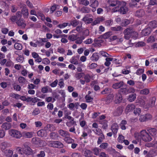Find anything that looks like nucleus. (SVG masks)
<instances>
[{"instance_id": "18", "label": "nucleus", "mask_w": 157, "mask_h": 157, "mask_svg": "<svg viewBox=\"0 0 157 157\" xmlns=\"http://www.w3.org/2000/svg\"><path fill=\"white\" fill-rule=\"evenodd\" d=\"M123 6H121L120 8L119 12L122 14H124L128 11V8L126 6V4L125 5L123 4Z\"/></svg>"}, {"instance_id": "10", "label": "nucleus", "mask_w": 157, "mask_h": 157, "mask_svg": "<svg viewBox=\"0 0 157 157\" xmlns=\"http://www.w3.org/2000/svg\"><path fill=\"white\" fill-rule=\"evenodd\" d=\"M118 128V126L116 123L113 124L111 127V129L113 134L114 135L116 134L117 133Z\"/></svg>"}, {"instance_id": "47", "label": "nucleus", "mask_w": 157, "mask_h": 157, "mask_svg": "<svg viewBox=\"0 0 157 157\" xmlns=\"http://www.w3.org/2000/svg\"><path fill=\"white\" fill-rule=\"evenodd\" d=\"M92 151L94 152V154L97 156L99 155H100V148L95 147L92 149Z\"/></svg>"}, {"instance_id": "31", "label": "nucleus", "mask_w": 157, "mask_h": 157, "mask_svg": "<svg viewBox=\"0 0 157 157\" xmlns=\"http://www.w3.org/2000/svg\"><path fill=\"white\" fill-rule=\"evenodd\" d=\"M82 32V36H80V37H83L84 38V40L86 37L89 35V31L87 29H86L84 30L83 29V30Z\"/></svg>"}, {"instance_id": "60", "label": "nucleus", "mask_w": 157, "mask_h": 157, "mask_svg": "<svg viewBox=\"0 0 157 157\" xmlns=\"http://www.w3.org/2000/svg\"><path fill=\"white\" fill-rule=\"evenodd\" d=\"M113 20L112 19L108 20L105 22V24L107 26H110L113 24Z\"/></svg>"}, {"instance_id": "8", "label": "nucleus", "mask_w": 157, "mask_h": 157, "mask_svg": "<svg viewBox=\"0 0 157 157\" xmlns=\"http://www.w3.org/2000/svg\"><path fill=\"white\" fill-rule=\"evenodd\" d=\"M147 131L151 136H157V130L155 128H147Z\"/></svg>"}, {"instance_id": "5", "label": "nucleus", "mask_w": 157, "mask_h": 157, "mask_svg": "<svg viewBox=\"0 0 157 157\" xmlns=\"http://www.w3.org/2000/svg\"><path fill=\"white\" fill-rule=\"evenodd\" d=\"M113 97L114 96L113 94H109L105 98H103L102 101H104L105 104L108 105L112 101Z\"/></svg>"}, {"instance_id": "48", "label": "nucleus", "mask_w": 157, "mask_h": 157, "mask_svg": "<svg viewBox=\"0 0 157 157\" xmlns=\"http://www.w3.org/2000/svg\"><path fill=\"white\" fill-rule=\"evenodd\" d=\"M14 48L18 50H21L22 48V45L21 44L19 43H15L14 44Z\"/></svg>"}, {"instance_id": "4", "label": "nucleus", "mask_w": 157, "mask_h": 157, "mask_svg": "<svg viewBox=\"0 0 157 157\" xmlns=\"http://www.w3.org/2000/svg\"><path fill=\"white\" fill-rule=\"evenodd\" d=\"M92 17L91 14H86L82 18V20L86 24L91 23L93 20L92 18H89Z\"/></svg>"}, {"instance_id": "21", "label": "nucleus", "mask_w": 157, "mask_h": 157, "mask_svg": "<svg viewBox=\"0 0 157 157\" xmlns=\"http://www.w3.org/2000/svg\"><path fill=\"white\" fill-rule=\"evenodd\" d=\"M124 83L123 81H121L118 82H117L113 84L112 86L113 88L115 89H118L121 88V87L124 86Z\"/></svg>"}, {"instance_id": "29", "label": "nucleus", "mask_w": 157, "mask_h": 157, "mask_svg": "<svg viewBox=\"0 0 157 157\" xmlns=\"http://www.w3.org/2000/svg\"><path fill=\"white\" fill-rule=\"evenodd\" d=\"M118 92L122 94L126 95L128 94V88H122L119 90Z\"/></svg>"}, {"instance_id": "54", "label": "nucleus", "mask_w": 157, "mask_h": 157, "mask_svg": "<svg viewBox=\"0 0 157 157\" xmlns=\"http://www.w3.org/2000/svg\"><path fill=\"white\" fill-rule=\"evenodd\" d=\"M124 136H123L122 135H119L118 138V140L120 143H124Z\"/></svg>"}, {"instance_id": "57", "label": "nucleus", "mask_w": 157, "mask_h": 157, "mask_svg": "<svg viewBox=\"0 0 157 157\" xmlns=\"http://www.w3.org/2000/svg\"><path fill=\"white\" fill-rule=\"evenodd\" d=\"M45 155L44 151H41L36 155V157H44Z\"/></svg>"}, {"instance_id": "15", "label": "nucleus", "mask_w": 157, "mask_h": 157, "mask_svg": "<svg viewBox=\"0 0 157 157\" xmlns=\"http://www.w3.org/2000/svg\"><path fill=\"white\" fill-rule=\"evenodd\" d=\"M135 108V106L134 104H128L126 108L125 111L127 113H128L133 111Z\"/></svg>"}, {"instance_id": "20", "label": "nucleus", "mask_w": 157, "mask_h": 157, "mask_svg": "<svg viewBox=\"0 0 157 157\" xmlns=\"http://www.w3.org/2000/svg\"><path fill=\"white\" fill-rule=\"evenodd\" d=\"M37 134L38 136L40 137H46L47 135V131L43 129L38 131Z\"/></svg>"}, {"instance_id": "23", "label": "nucleus", "mask_w": 157, "mask_h": 157, "mask_svg": "<svg viewBox=\"0 0 157 157\" xmlns=\"http://www.w3.org/2000/svg\"><path fill=\"white\" fill-rule=\"evenodd\" d=\"M148 27L151 29L155 28L157 27V21L153 20L150 21L148 25Z\"/></svg>"}, {"instance_id": "37", "label": "nucleus", "mask_w": 157, "mask_h": 157, "mask_svg": "<svg viewBox=\"0 0 157 157\" xmlns=\"http://www.w3.org/2000/svg\"><path fill=\"white\" fill-rule=\"evenodd\" d=\"M8 143L6 141L3 142L1 144V149L3 151L5 150L8 147Z\"/></svg>"}, {"instance_id": "25", "label": "nucleus", "mask_w": 157, "mask_h": 157, "mask_svg": "<svg viewBox=\"0 0 157 157\" xmlns=\"http://www.w3.org/2000/svg\"><path fill=\"white\" fill-rule=\"evenodd\" d=\"M64 140L67 144H71L74 143L75 140L70 137V134L68 135L65 138H64Z\"/></svg>"}, {"instance_id": "34", "label": "nucleus", "mask_w": 157, "mask_h": 157, "mask_svg": "<svg viewBox=\"0 0 157 157\" xmlns=\"http://www.w3.org/2000/svg\"><path fill=\"white\" fill-rule=\"evenodd\" d=\"M18 81L20 83L22 84L23 85L26 84L28 82L26 81L25 78L22 76H20L19 77Z\"/></svg>"}, {"instance_id": "14", "label": "nucleus", "mask_w": 157, "mask_h": 157, "mask_svg": "<svg viewBox=\"0 0 157 157\" xmlns=\"http://www.w3.org/2000/svg\"><path fill=\"white\" fill-rule=\"evenodd\" d=\"M3 151L4 155L6 157H12L13 155V151L10 149H6Z\"/></svg>"}, {"instance_id": "46", "label": "nucleus", "mask_w": 157, "mask_h": 157, "mask_svg": "<svg viewBox=\"0 0 157 157\" xmlns=\"http://www.w3.org/2000/svg\"><path fill=\"white\" fill-rule=\"evenodd\" d=\"M58 85L61 89L64 87L65 86V84L64 82L63 79V78H61L59 80V82Z\"/></svg>"}, {"instance_id": "56", "label": "nucleus", "mask_w": 157, "mask_h": 157, "mask_svg": "<svg viewBox=\"0 0 157 157\" xmlns=\"http://www.w3.org/2000/svg\"><path fill=\"white\" fill-rule=\"evenodd\" d=\"M85 99L86 102H90L92 101L93 98H91L90 95H86L85 97Z\"/></svg>"}, {"instance_id": "42", "label": "nucleus", "mask_w": 157, "mask_h": 157, "mask_svg": "<svg viewBox=\"0 0 157 157\" xmlns=\"http://www.w3.org/2000/svg\"><path fill=\"white\" fill-rule=\"evenodd\" d=\"M144 71V68H139L136 72V74L138 75H140L141 74H143Z\"/></svg>"}, {"instance_id": "39", "label": "nucleus", "mask_w": 157, "mask_h": 157, "mask_svg": "<svg viewBox=\"0 0 157 157\" xmlns=\"http://www.w3.org/2000/svg\"><path fill=\"white\" fill-rule=\"evenodd\" d=\"M91 6L93 8H95L98 6L99 5V2L97 0L92 1L91 2Z\"/></svg>"}, {"instance_id": "22", "label": "nucleus", "mask_w": 157, "mask_h": 157, "mask_svg": "<svg viewBox=\"0 0 157 157\" xmlns=\"http://www.w3.org/2000/svg\"><path fill=\"white\" fill-rule=\"evenodd\" d=\"M21 13L25 18H27L29 16L28 10L26 8H23L21 10Z\"/></svg>"}, {"instance_id": "63", "label": "nucleus", "mask_w": 157, "mask_h": 157, "mask_svg": "<svg viewBox=\"0 0 157 157\" xmlns=\"http://www.w3.org/2000/svg\"><path fill=\"white\" fill-rule=\"evenodd\" d=\"M110 92V89L109 88H106L104 90L101 92V94H104L109 93Z\"/></svg>"}, {"instance_id": "59", "label": "nucleus", "mask_w": 157, "mask_h": 157, "mask_svg": "<svg viewBox=\"0 0 157 157\" xmlns=\"http://www.w3.org/2000/svg\"><path fill=\"white\" fill-rule=\"evenodd\" d=\"M122 28L120 26H115L114 27H112L111 29L113 31H120Z\"/></svg>"}, {"instance_id": "51", "label": "nucleus", "mask_w": 157, "mask_h": 157, "mask_svg": "<svg viewBox=\"0 0 157 157\" xmlns=\"http://www.w3.org/2000/svg\"><path fill=\"white\" fill-rule=\"evenodd\" d=\"M56 148H63L64 147V144L60 141H56Z\"/></svg>"}, {"instance_id": "43", "label": "nucleus", "mask_w": 157, "mask_h": 157, "mask_svg": "<svg viewBox=\"0 0 157 157\" xmlns=\"http://www.w3.org/2000/svg\"><path fill=\"white\" fill-rule=\"evenodd\" d=\"M6 65L7 67H13V63L10 59H8L6 63Z\"/></svg>"}, {"instance_id": "17", "label": "nucleus", "mask_w": 157, "mask_h": 157, "mask_svg": "<svg viewBox=\"0 0 157 157\" xmlns=\"http://www.w3.org/2000/svg\"><path fill=\"white\" fill-rule=\"evenodd\" d=\"M99 122L100 124L102 125L101 128L103 129L106 130L108 128V120H101V121H99Z\"/></svg>"}, {"instance_id": "7", "label": "nucleus", "mask_w": 157, "mask_h": 157, "mask_svg": "<svg viewBox=\"0 0 157 157\" xmlns=\"http://www.w3.org/2000/svg\"><path fill=\"white\" fill-rule=\"evenodd\" d=\"M111 3L110 4V6H121L122 4L124 5L126 4V2L124 1H120L118 0L113 1L111 2Z\"/></svg>"}, {"instance_id": "16", "label": "nucleus", "mask_w": 157, "mask_h": 157, "mask_svg": "<svg viewBox=\"0 0 157 157\" xmlns=\"http://www.w3.org/2000/svg\"><path fill=\"white\" fill-rule=\"evenodd\" d=\"M152 29L148 27L142 30V34L144 36H146L150 34L151 32Z\"/></svg>"}, {"instance_id": "36", "label": "nucleus", "mask_w": 157, "mask_h": 157, "mask_svg": "<svg viewBox=\"0 0 157 157\" xmlns=\"http://www.w3.org/2000/svg\"><path fill=\"white\" fill-rule=\"evenodd\" d=\"M81 11L82 13H89L90 11V9L87 7H83L81 9Z\"/></svg>"}, {"instance_id": "32", "label": "nucleus", "mask_w": 157, "mask_h": 157, "mask_svg": "<svg viewBox=\"0 0 157 157\" xmlns=\"http://www.w3.org/2000/svg\"><path fill=\"white\" fill-rule=\"evenodd\" d=\"M16 23L19 26L25 27L26 25L24 23V20L20 18L17 20Z\"/></svg>"}, {"instance_id": "40", "label": "nucleus", "mask_w": 157, "mask_h": 157, "mask_svg": "<svg viewBox=\"0 0 157 157\" xmlns=\"http://www.w3.org/2000/svg\"><path fill=\"white\" fill-rule=\"evenodd\" d=\"M92 77V76L90 75L89 74H87L85 75L84 78L86 82L87 83H88L90 81Z\"/></svg>"}, {"instance_id": "30", "label": "nucleus", "mask_w": 157, "mask_h": 157, "mask_svg": "<svg viewBox=\"0 0 157 157\" xmlns=\"http://www.w3.org/2000/svg\"><path fill=\"white\" fill-rule=\"evenodd\" d=\"M33 132H27L23 133V136L25 138H31L33 137Z\"/></svg>"}, {"instance_id": "13", "label": "nucleus", "mask_w": 157, "mask_h": 157, "mask_svg": "<svg viewBox=\"0 0 157 157\" xmlns=\"http://www.w3.org/2000/svg\"><path fill=\"white\" fill-rule=\"evenodd\" d=\"M145 15V12L143 9L138 10L135 13V16L138 17H143Z\"/></svg>"}, {"instance_id": "9", "label": "nucleus", "mask_w": 157, "mask_h": 157, "mask_svg": "<svg viewBox=\"0 0 157 157\" xmlns=\"http://www.w3.org/2000/svg\"><path fill=\"white\" fill-rule=\"evenodd\" d=\"M122 98V96L119 92L116 94L115 95V102L116 103H119L121 102Z\"/></svg>"}, {"instance_id": "49", "label": "nucleus", "mask_w": 157, "mask_h": 157, "mask_svg": "<svg viewBox=\"0 0 157 157\" xmlns=\"http://www.w3.org/2000/svg\"><path fill=\"white\" fill-rule=\"evenodd\" d=\"M128 94L130 93L135 94L136 91V89L133 87L131 86L128 88Z\"/></svg>"}, {"instance_id": "41", "label": "nucleus", "mask_w": 157, "mask_h": 157, "mask_svg": "<svg viewBox=\"0 0 157 157\" xmlns=\"http://www.w3.org/2000/svg\"><path fill=\"white\" fill-rule=\"evenodd\" d=\"M66 125L68 127H70L72 125L75 124L76 122L74 120H71L70 121H67L66 123Z\"/></svg>"}, {"instance_id": "64", "label": "nucleus", "mask_w": 157, "mask_h": 157, "mask_svg": "<svg viewBox=\"0 0 157 157\" xmlns=\"http://www.w3.org/2000/svg\"><path fill=\"white\" fill-rule=\"evenodd\" d=\"M82 155L79 152L73 153L71 155V157H82Z\"/></svg>"}, {"instance_id": "1", "label": "nucleus", "mask_w": 157, "mask_h": 157, "mask_svg": "<svg viewBox=\"0 0 157 157\" xmlns=\"http://www.w3.org/2000/svg\"><path fill=\"white\" fill-rule=\"evenodd\" d=\"M148 132L146 130H143L140 131L139 136L142 140L145 142H149L152 140V137L150 136Z\"/></svg>"}, {"instance_id": "27", "label": "nucleus", "mask_w": 157, "mask_h": 157, "mask_svg": "<svg viewBox=\"0 0 157 157\" xmlns=\"http://www.w3.org/2000/svg\"><path fill=\"white\" fill-rule=\"evenodd\" d=\"M134 32L133 29L132 27H129L125 29L124 32V34L131 35Z\"/></svg>"}, {"instance_id": "55", "label": "nucleus", "mask_w": 157, "mask_h": 157, "mask_svg": "<svg viewBox=\"0 0 157 157\" xmlns=\"http://www.w3.org/2000/svg\"><path fill=\"white\" fill-rule=\"evenodd\" d=\"M149 93V90L148 89H145L140 90V93L141 94L147 95Z\"/></svg>"}, {"instance_id": "3", "label": "nucleus", "mask_w": 157, "mask_h": 157, "mask_svg": "<svg viewBox=\"0 0 157 157\" xmlns=\"http://www.w3.org/2000/svg\"><path fill=\"white\" fill-rule=\"evenodd\" d=\"M9 134L12 137L16 138H20L21 136L20 132L14 129L9 130Z\"/></svg>"}, {"instance_id": "24", "label": "nucleus", "mask_w": 157, "mask_h": 157, "mask_svg": "<svg viewBox=\"0 0 157 157\" xmlns=\"http://www.w3.org/2000/svg\"><path fill=\"white\" fill-rule=\"evenodd\" d=\"M58 132L60 135L62 137H63L64 138L67 137L70 134V133L67 131H64L62 129L59 130V131Z\"/></svg>"}, {"instance_id": "38", "label": "nucleus", "mask_w": 157, "mask_h": 157, "mask_svg": "<svg viewBox=\"0 0 157 157\" xmlns=\"http://www.w3.org/2000/svg\"><path fill=\"white\" fill-rule=\"evenodd\" d=\"M93 131L98 136H100L102 134H103L102 131L100 128H97V129H96L95 130H93Z\"/></svg>"}, {"instance_id": "53", "label": "nucleus", "mask_w": 157, "mask_h": 157, "mask_svg": "<svg viewBox=\"0 0 157 157\" xmlns=\"http://www.w3.org/2000/svg\"><path fill=\"white\" fill-rule=\"evenodd\" d=\"M40 113V109L38 108H36L34 110L33 112V113H32V114L33 116H36L39 114Z\"/></svg>"}, {"instance_id": "2", "label": "nucleus", "mask_w": 157, "mask_h": 157, "mask_svg": "<svg viewBox=\"0 0 157 157\" xmlns=\"http://www.w3.org/2000/svg\"><path fill=\"white\" fill-rule=\"evenodd\" d=\"M68 39L71 41H75V44H80L82 42L84 37H80L78 33L76 34H72L68 36Z\"/></svg>"}, {"instance_id": "35", "label": "nucleus", "mask_w": 157, "mask_h": 157, "mask_svg": "<svg viewBox=\"0 0 157 157\" xmlns=\"http://www.w3.org/2000/svg\"><path fill=\"white\" fill-rule=\"evenodd\" d=\"M20 13L21 12H17L16 13L17 16H12L10 18V20L13 22H14L15 21L17 20L18 19L17 16L21 17Z\"/></svg>"}, {"instance_id": "12", "label": "nucleus", "mask_w": 157, "mask_h": 157, "mask_svg": "<svg viewBox=\"0 0 157 157\" xmlns=\"http://www.w3.org/2000/svg\"><path fill=\"white\" fill-rule=\"evenodd\" d=\"M12 127V124L10 123L5 122L2 124L1 126L2 129L3 130H9Z\"/></svg>"}, {"instance_id": "52", "label": "nucleus", "mask_w": 157, "mask_h": 157, "mask_svg": "<svg viewBox=\"0 0 157 157\" xmlns=\"http://www.w3.org/2000/svg\"><path fill=\"white\" fill-rule=\"evenodd\" d=\"M108 144L107 143H101L99 146L100 148L103 149H106L108 147Z\"/></svg>"}, {"instance_id": "33", "label": "nucleus", "mask_w": 157, "mask_h": 157, "mask_svg": "<svg viewBox=\"0 0 157 157\" xmlns=\"http://www.w3.org/2000/svg\"><path fill=\"white\" fill-rule=\"evenodd\" d=\"M92 155V152L89 150L86 149L84 151V156L85 157H90Z\"/></svg>"}, {"instance_id": "61", "label": "nucleus", "mask_w": 157, "mask_h": 157, "mask_svg": "<svg viewBox=\"0 0 157 157\" xmlns=\"http://www.w3.org/2000/svg\"><path fill=\"white\" fill-rule=\"evenodd\" d=\"M80 4L86 6L89 4V2L87 0H80Z\"/></svg>"}, {"instance_id": "58", "label": "nucleus", "mask_w": 157, "mask_h": 157, "mask_svg": "<svg viewBox=\"0 0 157 157\" xmlns=\"http://www.w3.org/2000/svg\"><path fill=\"white\" fill-rule=\"evenodd\" d=\"M58 83V80L57 79H56L55 81L50 84L49 85L52 87H55L57 86Z\"/></svg>"}, {"instance_id": "62", "label": "nucleus", "mask_w": 157, "mask_h": 157, "mask_svg": "<svg viewBox=\"0 0 157 157\" xmlns=\"http://www.w3.org/2000/svg\"><path fill=\"white\" fill-rule=\"evenodd\" d=\"M134 113L136 115L139 116L141 112V109L140 108H136V109H134Z\"/></svg>"}, {"instance_id": "26", "label": "nucleus", "mask_w": 157, "mask_h": 157, "mask_svg": "<svg viewBox=\"0 0 157 157\" xmlns=\"http://www.w3.org/2000/svg\"><path fill=\"white\" fill-rule=\"evenodd\" d=\"M99 58L98 53L95 52L93 54L91 58L92 61H97L99 59Z\"/></svg>"}, {"instance_id": "44", "label": "nucleus", "mask_w": 157, "mask_h": 157, "mask_svg": "<svg viewBox=\"0 0 157 157\" xmlns=\"http://www.w3.org/2000/svg\"><path fill=\"white\" fill-rule=\"evenodd\" d=\"M25 150H24V152L25 154L27 155H29L31 154V149L29 147H27L25 148Z\"/></svg>"}, {"instance_id": "11", "label": "nucleus", "mask_w": 157, "mask_h": 157, "mask_svg": "<svg viewBox=\"0 0 157 157\" xmlns=\"http://www.w3.org/2000/svg\"><path fill=\"white\" fill-rule=\"evenodd\" d=\"M32 143L36 146H40L41 140L40 138L37 137L32 138L31 141Z\"/></svg>"}, {"instance_id": "50", "label": "nucleus", "mask_w": 157, "mask_h": 157, "mask_svg": "<svg viewBox=\"0 0 157 157\" xmlns=\"http://www.w3.org/2000/svg\"><path fill=\"white\" fill-rule=\"evenodd\" d=\"M48 146L50 147L56 148V141H50L49 142Z\"/></svg>"}, {"instance_id": "28", "label": "nucleus", "mask_w": 157, "mask_h": 157, "mask_svg": "<svg viewBox=\"0 0 157 157\" xmlns=\"http://www.w3.org/2000/svg\"><path fill=\"white\" fill-rule=\"evenodd\" d=\"M136 94H131L129 95L128 100L131 102H132L136 99Z\"/></svg>"}, {"instance_id": "6", "label": "nucleus", "mask_w": 157, "mask_h": 157, "mask_svg": "<svg viewBox=\"0 0 157 157\" xmlns=\"http://www.w3.org/2000/svg\"><path fill=\"white\" fill-rule=\"evenodd\" d=\"M123 112V108L121 106H119L114 111L113 115L114 116H118L121 115Z\"/></svg>"}, {"instance_id": "45", "label": "nucleus", "mask_w": 157, "mask_h": 157, "mask_svg": "<svg viewBox=\"0 0 157 157\" xmlns=\"http://www.w3.org/2000/svg\"><path fill=\"white\" fill-rule=\"evenodd\" d=\"M98 138V140L97 141V144H100L103 141V140L105 139V136L103 134L100 136Z\"/></svg>"}, {"instance_id": "19", "label": "nucleus", "mask_w": 157, "mask_h": 157, "mask_svg": "<svg viewBox=\"0 0 157 157\" xmlns=\"http://www.w3.org/2000/svg\"><path fill=\"white\" fill-rule=\"evenodd\" d=\"M50 138L55 140H58L59 137L58 133L56 132H52L50 133L49 134Z\"/></svg>"}]
</instances>
